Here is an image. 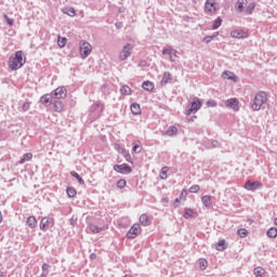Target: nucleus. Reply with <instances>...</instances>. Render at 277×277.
Wrapping results in <instances>:
<instances>
[{
    "mask_svg": "<svg viewBox=\"0 0 277 277\" xmlns=\"http://www.w3.org/2000/svg\"><path fill=\"white\" fill-rule=\"evenodd\" d=\"M25 55L23 51L15 52L14 56H11L9 58V68L11 70H18L19 68H23L25 66Z\"/></svg>",
    "mask_w": 277,
    "mask_h": 277,
    "instance_id": "1",
    "label": "nucleus"
},
{
    "mask_svg": "<svg viewBox=\"0 0 277 277\" xmlns=\"http://www.w3.org/2000/svg\"><path fill=\"white\" fill-rule=\"evenodd\" d=\"M267 103V93L259 92L255 94L253 104L251 105L253 111L261 110V107Z\"/></svg>",
    "mask_w": 277,
    "mask_h": 277,
    "instance_id": "2",
    "label": "nucleus"
},
{
    "mask_svg": "<svg viewBox=\"0 0 277 277\" xmlns=\"http://www.w3.org/2000/svg\"><path fill=\"white\" fill-rule=\"evenodd\" d=\"M79 45H80V55L82 60H85V57H88L90 53H92V44H90V42L88 41L82 40L80 41Z\"/></svg>",
    "mask_w": 277,
    "mask_h": 277,
    "instance_id": "3",
    "label": "nucleus"
},
{
    "mask_svg": "<svg viewBox=\"0 0 277 277\" xmlns=\"http://www.w3.org/2000/svg\"><path fill=\"white\" fill-rule=\"evenodd\" d=\"M202 107V101L200 98L195 97L193 102L190 103V108L185 111L186 116H192V114H196V111H199Z\"/></svg>",
    "mask_w": 277,
    "mask_h": 277,
    "instance_id": "4",
    "label": "nucleus"
},
{
    "mask_svg": "<svg viewBox=\"0 0 277 277\" xmlns=\"http://www.w3.org/2000/svg\"><path fill=\"white\" fill-rule=\"evenodd\" d=\"M40 230H49V228H52V226H55V221L53 217H42L40 221Z\"/></svg>",
    "mask_w": 277,
    "mask_h": 277,
    "instance_id": "5",
    "label": "nucleus"
},
{
    "mask_svg": "<svg viewBox=\"0 0 277 277\" xmlns=\"http://www.w3.org/2000/svg\"><path fill=\"white\" fill-rule=\"evenodd\" d=\"M114 170L119 174H131V172H133V169L127 163L115 164Z\"/></svg>",
    "mask_w": 277,
    "mask_h": 277,
    "instance_id": "6",
    "label": "nucleus"
},
{
    "mask_svg": "<svg viewBox=\"0 0 277 277\" xmlns=\"http://www.w3.org/2000/svg\"><path fill=\"white\" fill-rule=\"evenodd\" d=\"M140 233H142V227L140 226V224L135 223L129 229L127 237L128 239H135V237L140 235Z\"/></svg>",
    "mask_w": 277,
    "mask_h": 277,
    "instance_id": "7",
    "label": "nucleus"
},
{
    "mask_svg": "<svg viewBox=\"0 0 277 277\" xmlns=\"http://www.w3.org/2000/svg\"><path fill=\"white\" fill-rule=\"evenodd\" d=\"M66 94H68V92L66 91V88L58 87L52 93V98H56V100L66 98Z\"/></svg>",
    "mask_w": 277,
    "mask_h": 277,
    "instance_id": "8",
    "label": "nucleus"
},
{
    "mask_svg": "<svg viewBox=\"0 0 277 277\" xmlns=\"http://www.w3.org/2000/svg\"><path fill=\"white\" fill-rule=\"evenodd\" d=\"M131 51H133V47L128 43L127 45L123 47V50L119 53V60H121V62H124V60H127V57L131 55Z\"/></svg>",
    "mask_w": 277,
    "mask_h": 277,
    "instance_id": "9",
    "label": "nucleus"
},
{
    "mask_svg": "<svg viewBox=\"0 0 277 277\" xmlns=\"http://www.w3.org/2000/svg\"><path fill=\"white\" fill-rule=\"evenodd\" d=\"M263 187V184L261 182H252V181H247L245 183V189L248 192H254L255 189H259Z\"/></svg>",
    "mask_w": 277,
    "mask_h": 277,
    "instance_id": "10",
    "label": "nucleus"
},
{
    "mask_svg": "<svg viewBox=\"0 0 277 277\" xmlns=\"http://www.w3.org/2000/svg\"><path fill=\"white\" fill-rule=\"evenodd\" d=\"M226 107H229L230 109L235 111H239V100L237 97H232L227 101H225Z\"/></svg>",
    "mask_w": 277,
    "mask_h": 277,
    "instance_id": "11",
    "label": "nucleus"
},
{
    "mask_svg": "<svg viewBox=\"0 0 277 277\" xmlns=\"http://www.w3.org/2000/svg\"><path fill=\"white\" fill-rule=\"evenodd\" d=\"M205 8L206 12H209L210 14H214V12H217L215 0H207Z\"/></svg>",
    "mask_w": 277,
    "mask_h": 277,
    "instance_id": "12",
    "label": "nucleus"
},
{
    "mask_svg": "<svg viewBox=\"0 0 277 277\" xmlns=\"http://www.w3.org/2000/svg\"><path fill=\"white\" fill-rule=\"evenodd\" d=\"M230 36L232 38L241 39V38H248L249 34L246 30L236 29L230 32Z\"/></svg>",
    "mask_w": 277,
    "mask_h": 277,
    "instance_id": "13",
    "label": "nucleus"
},
{
    "mask_svg": "<svg viewBox=\"0 0 277 277\" xmlns=\"http://www.w3.org/2000/svg\"><path fill=\"white\" fill-rule=\"evenodd\" d=\"M197 215H198V212H196L194 209H190V208L184 209L183 217H185V220H189V217H196Z\"/></svg>",
    "mask_w": 277,
    "mask_h": 277,
    "instance_id": "14",
    "label": "nucleus"
},
{
    "mask_svg": "<svg viewBox=\"0 0 277 277\" xmlns=\"http://www.w3.org/2000/svg\"><path fill=\"white\" fill-rule=\"evenodd\" d=\"M130 109L133 116H140V114H142V107L137 103L131 104Z\"/></svg>",
    "mask_w": 277,
    "mask_h": 277,
    "instance_id": "15",
    "label": "nucleus"
},
{
    "mask_svg": "<svg viewBox=\"0 0 277 277\" xmlns=\"http://www.w3.org/2000/svg\"><path fill=\"white\" fill-rule=\"evenodd\" d=\"M62 12L63 14H67V16H71V17L77 16V11L72 6L64 8L62 9Z\"/></svg>",
    "mask_w": 277,
    "mask_h": 277,
    "instance_id": "16",
    "label": "nucleus"
},
{
    "mask_svg": "<svg viewBox=\"0 0 277 277\" xmlns=\"http://www.w3.org/2000/svg\"><path fill=\"white\" fill-rule=\"evenodd\" d=\"M223 79H229L230 81L237 82V76L233 71L226 70L222 75Z\"/></svg>",
    "mask_w": 277,
    "mask_h": 277,
    "instance_id": "17",
    "label": "nucleus"
},
{
    "mask_svg": "<svg viewBox=\"0 0 277 277\" xmlns=\"http://www.w3.org/2000/svg\"><path fill=\"white\" fill-rule=\"evenodd\" d=\"M179 133V129L174 126L169 127V129L163 133V135H168L169 137H174Z\"/></svg>",
    "mask_w": 277,
    "mask_h": 277,
    "instance_id": "18",
    "label": "nucleus"
},
{
    "mask_svg": "<svg viewBox=\"0 0 277 277\" xmlns=\"http://www.w3.org/2000/svg\"><path fill=\"white\" fill-rule=\"evenodd\" d=\"M105 228H107V227H105V226L98 227V225H95V224L89 225V229L91 230V233H93V235H97V233L105 230Z\"/></svg>",
    "mask_w": 277,
    "mask_h": 277,
    "instance_id": "19",
    "label": "nucleus"
},
{
    "mask_svg": "<svg viewBox=\"0 0 277 277\" xmlns=\"http://www.w3.org/2000/svg\"><path fill=\"white\" fill-rule=\"evenodd\" d=\"M248 5V0H238L236 2V10L237 12H243V8Z\"/></svg>",
    "mask_w": 277,
    "mask_h": 277,
    "instance_id": "20",
    "label": "nucleus"
},
{
    "mask_svg": "<svg viewBox=\"0 0 277 277\" xmlns=\"http://www.w3.org/2000/svg\"><path fill=\"white\" fill-rule=\"evenodd\" d=\"M26 224L30 228H36V226H38V220H36V216H29L26 221Z\"/></svg>",
    "mask_w": 277,
    "mask_h": 277,
    "instance_id": "21",
    "label": "nucleus"
},
{
    "mask_svg": "<svg viewBox=\"0 0 277 277\" xmlns=\"http://www.w3.org/2000/svg\"><path fill=\"white\" fill-rule=\"evenodd\" d=\"M142 88L144 90H146L147 92H153V90H155V83H153L150 81H144L142 84Z\"/></svg>",
    "mask_w": 277,
    "mask_h": 277,
    "instance_id": "22",
    "label": "nucleus"
},
{
    "mask_svg": "<svg viewBox=\"0 0 277 277\" xmlns=\"http://www.w3.org/2000/svg\"><path fill=\"white\" fill-rule=\"evenodd\" d=\"M170 81H172V74L166 71L161 79V84L166 85L167 83H170Z\"/></svg>",
    "mask_w": 277,
    "mask_h": 277,
    "instance_id": "23",
    "label": "nucleus"
},
{
    "mask_svg": "<svg viewBox=\"0 0 277 277\" xmlns=\"http://www.w3.org/2000/svg\"><path fill=\"white\" fill-rule=\"evenodd\" d=\"M162 55H170V57L172 60V57H176V50H174L172 48L164 49L162 51Z\"/></svg>",
    "mask_w": 277,
    "mask_h": 277,
    "instance_id": "24",
    "label": "nucleus"
},
{
    "mask_svg": "<svg viewBox=\"0 0 277 277\" xmlns=\"http://www.w3.org/2000/svg\"><path fill=\"white\" fill-rule=\"evenodd\" d=\"M201 202H202V205H205V207L207 209H209L211 207V196H209V195L203 196L201 198Z\"/></svg>",
    "mask_w": 277,
    "mask_h": 277,
    "instance_id": "25",
    "label": "nucleus"
},
{
    "mask_svg": "<svg viewBox=\"0 0 277 277\" xmlns=\"http://www.w3.org/2000/svg\"><path fill=\"white\" fill-rule=\"evenodd\" d=\"M267 237H269V239H276L277 237V228L276 227H271L267 233H266Z\"/></svg>",
    "mask_w": 277,
    "mask_h": 277,
    "instance_id": "26",
    "label": "nucleus"
},
{
    "mask_svg": "<svg viewBox=\"0 0 277 277\" xmlns=\"http://www.w3.org/2000/svg\"><path fill=\"white\" fill-rule=\"evenodd\" d=\"M140 224H142V226H148V224H150V221L148 219V215L146 214H142L140 216Z\"/></svg>",
    "mask_w": 277,
    "mask_h": 277,
    "instance_id": "27",
    "label": "nucleus"
},
{
    "mask_svg": "<svg viewBox=\"0 0 277 277\" xmlns=\"http://www.w3.org/2000/svg\"><path fill=\"white\" fill-rule=\"evenodd\" d=\"M67 42H68V39H66L65 37L58 36L57 44H58L60 49H64V47H66Z\"/></svg>",
    "mask_w": 277,
    "mask_h": 277,
    "instance_id": "28",
    "label": "nucleus"
},
{
    "mask_svg": "<svg viewBox=\"0 0 277 277\" xmlns=\"http://www.w3.org/2000/svg\"><path fill=\"white\" fill-rule=\"evenodd\" d=\"M31 159H34V155L31 153H27L23 156V158H21L19 163L23 164L26 161H31Z\"/></svg>",
    "mask_w": 277,
    "mask_h": 277,
    "instance_id": "29",
    "label": "nucleus"
},
{
    "mask_svg": "<svg viewBox=\"0 0 277 277\" xmlns=\"http://www.w3.org/2000/svg\"><path fill=\"white\" fill-rule=\"evenodd\" d=\"M66 192L69 198H75L77 196V189H75L72 186H68Z\"/></svg>",
    "mask_w": 277,
    "mask_h": 277,
    "instance_id": "30",
    "label": "nucleus"
},
{
    "mask_svg": "<svg viewBox=\"0 0 277 277\" xmlns=\"http://www.w3.org/2000/svg\"><path fill=\"white\" fill-rule=\"evenodd\" d=\"M54 109L55 111H57L58 114L64 111V103L56 101L54 102Z\"/></svg>",
    "mask_w": 277,
    "mask_h": 277,
    "instance_id": "31",
    "label": "nucleus"
},
{
    "mask_svg": "<svg viewBox=\"0 0 277 277\" xmlns=\"http://www.w3.org/2000/svg\"><path fill=\"white\" fill-rule=\"evenodd\" d=\"M70 175L74 176V179H77L80 185H85V181H83V177L79 176V173L71 171Z\"/></svg>",
    "mask_w": 277,
    "mask_h": 277,
    "instance_id": "32",
    "label": "nucleus"
},
{
    "mask_svg": "<svg viewBox=\"0 0 277 277\" xmlns=\"http://www.w3.org/2000/svg\"><path fill=\"white\" fill-rule=\"evenodd\" d=\"M40 103L42 105L51 104V95H49V94L42 95L41 98H40Z\"/></svg>",
    "mask_w": 277,
    "mask_h": 277,
    "instance_id": "33",
    "label": "nucleus"
},
{
    "mask_svg": "<svg viewBox=\"0 0 277 277\" xmlns=\"http://www.w3.org/2000/svg\"><path fill=\"white\" fill-rule=\"evenodd\" d=\"M121 155L124 157L128 163H133V160L131 159V154H129L127 149H121Z\"/></svg>",
    "mask_w": 277,
    "mask_h": 277,
    "instance_id": "34",
    "label": "nucleus"
},
{
    "mask_svg": "<svg viewBox=\"0 0 277 277\" xmlns=\"http://www.w3.org/2000/svg\"><path fill=\"white\" fill-rule=\"evenodd\" d=\"M216 250H219L220 252L226 250V240H221L216 243L215 246Z\"/></svg>",
    "mask_w": 277,
    "mask_h": 277,
    "instance_id": "35",
    "label": "nucleus"
},
{
    "mask_svg": "<svg viewBox=\"0 0 277 277\" xmlns=\"http://www.w3.org/2000/svg\"><path fill=\"white\" fill-rule=\"evenodd\" d=\"M170 171V167H163L160 170V179L166 180L168 179V172Z\"/></svg>",
    "mask_w": 277,
    "mask_h": 277,
    "instance_id": "36",
    "label": "nucleus"
},
{
    "mask_svg": "<svg viewBox=\"0 0 277 277\" xmlns=\"http://www.w3.org/2000/svg\"><path fill=\"white\" fill-rule=\"evenodd\" d=\"M237 235L238 237H240L241 239H246V237H248V229L246 228H240L237 230Z\"/></svg>",
    "mask_w": 277,
    "mask_h": 277,
    "instance_id": "37",
    "label": "nucleus"
},
{
    "mask_svg": "<svg viewBox=\"0 0 277 277\" xmlns=\"http://www.w3.org/2000/svg\"><path fill=\"white\" fill-rule=\"evenodd\" d=\"M253 272L256 275V277L265 276V269L263 267H255Z\"/></svg>",
    "mask_w": 277,
    "mask_h": 277,
    "instance_id": "38",
    "label": "nucleus"
},
{
    "mask_svg": "<svg viewBox=\"0 0 277 277\" xmlns=\"http://www.w3.org/2000/svg\"><path fill=\"white\" fill-rule=\"evenodd\" d=\"M120 93L124 94L126 96H129V95H131V88L129 85H123L120 89Z\"/></svg>",
    "mask_w": 277,
    "mask_h": 277,
    "instance_id": "39",
    "label": "nucleus"
},
{
    "mask_svg": "<svg viewBox=\"0 0 277 277\" xmlns=\"http://www.w3.org/2000/svg\"><path fill=\"white\" fill-rule=\"evenodd\" d=\"M220 27H222V17H217L213 25H212V29H220Z\"/></svg>",
    "mask_w": 277,
    "mask_h": 277,
    "instance_id": "40",
    "label": "nucleus"
},
{
    "mask_svg": "<svg viewBox=\"0 0 277 277\" xmlns=\"http://www.w3.org/2000/svg\"><path fill=\"white\" fill-rule=\"evenodd\" d=\"M118 189H124L127 187V180L121 179L117 182Z\"/></svg>",
    "mask_w": 277,
    "mask_h": 277,
    "instance_id": "41",
    "label": "nucleus"
},
{
    "mask_svg": "<svg viewBox=\"0 0 277 277\" xmlns=\"http://www.w3.org/2000/svg\"><path fill=\"white\" fill-rule=\"evenodd\" d=\"M217 36H220V32H214V36H207L206 38H203V42L209 44V42H211V40H213V38H217Z\"/></svg>",
    "mask_w": 277,
    "mask_h": 277,
    "instance_id": "42",
    "label": "nucleus"
},
{
    "mask_svg": "<svg viewBox=\"0 0 277 277\" xmlns=\"http://www.w3.org/2000/svg\"><path fill=\"white\" fill-rule=\"evenodd\" d=\"M256 8V4L250 3L246 9V14H252L254 12V9Z\"/></svg>",
    "mask_w": 277,
    "mask_h": 277,
    "instance_id": "43",
    "label": "nucleus"
},
{
    "mask_svg": "<svg viewBox=\"0 0 277 277\" xmlns=\"http://www.w3.org/2000/svg\"><path fill=\"white\" fill-rule=\"evenodd\" d=\"M199 267L200 269H207V267H209V262H207V260H200Z\"/></svg>",
    "mask_w": 277,
    "mask_h": 277,
    "instance_id": "44",
    "label": "nucleus"
},
{
    "mask_svg": "<svg viewBox=\"0 0 277 277\" xmlns=\"http://www.w3.org/2000/svg\"><path fill=\"white\" fill-rule=\"evenodd\" d=\"M190 194H198V192H200V185H193L189 188Z\"/></svg>",
    "mask_w": 277,
    "mask_h": 277,
    "instance_id": "45",
    "label": "nucleus"
},
{
    "mask_svg": "<svg viewBox=\"0 0 277 277\" xmlns=\"http://www.w3.org/2000/svg\"><path fill=\"white\" fill-rule=\"evenodd\" d=\"M4 19L6 21L8 25H10V27H12L14 25V19L13 18H10L8 16V14H4Z\"/></svg>",
    "mask_w": 277,
    "mask_h": 277,
    "instance_id": "46",
    "label": "nucleus"
},
{
    "mask_svg": "<svg viewBox=\"0 0 277 277\" xmlns=\"http://www.w3.org/2000/svg\"><path fill=\"white\" fill-rule=\"evenodd\" d=\"M30 107H31V103L26 102L23 104L22 109H23V111H29Z\"/></svg>",
    "mask_w": 277,
    "mask_h": 277,
    "instance_id": "47",
    "label": "nucleus"
},
{
    "mask_svg": "<svg viewBox=\"0 0 277 277\" xmlns=\"http://www.w3.org/2000/svg\"><path fill=\"white\" fill-rule=\"evenodd\" d=\"M114 148L115 150H117V153H120V154H122V150H124V148H122V146L118 143L114 144Z\"/></svg>",
    "mask_w": 277,
    "mask_h": 277,
    "instance_id": "48",
    "label": "nucleus"
},
{
    "mask_svg": "<svg viewBox=\"0 0 277 277\" xmlns=\"http://www.w3.org/2000/svg\"><path fill=\"white\" fill-rule=\"evenodd\" d=\"M132 153H142V146L134 144L132 148Z\"/></svg>",
    "mask_w": 277,
    "mask_h": 277,
    "instance_id": "49",
    "label": "nucleus"
},
{
    "mask_svg": "<svg viewBox=\"0 0 277 277\" xmlns=\"http://www.w3.org/2000/svg\"><path fill=\"white\" fill-rule=\"evenodd\" d=\"M207 107H217V102L210 100L207 102Z\"/></svg>",
    "mask_w": 277,
    "mask_h": 277,
    "instance_id": "50",
    "label": "nucleus"
},
{
    "mask_svg": "<svg viewBox=\"0 0 277 277\" xmlns=\"http://www.w3.org/2000/svg\"><path fill=\"white\" fill-rule=\"evenodd\" d=\"M180 200H187V190L183 189L180 195Z\"/></svg>",
    "mask_w": 277,
    "mask_h": 277,
    "instance_id": "51",
    "label": "nucleus"
},
{
    "mask_svg": "<svg viewBox=\"0 0 277 277\" xmlns=\"http://www.w3.org/2000/svg\"><path fill=\"white\" fill-rule=\"evenodd\" d=\"M179 202H181V198L180 199L179 198L175 199L174 202H173V206L174 207H179Z\"/></svg>",
    "mask_w": 277,
    "mask_h": 277,
    "instance_id": "52",
    "label": "nucleus"
},
{
    "mask_svg": "<svg viewBox=\"0 0 277 277\" xmlns=\"http://www.w3.org/2000/svg\"><path fill=\"white\" fill-rule=\"evenodd\" d=\"M42 269L44 271V269H49V264H43L42 265Z\"/></svg>",
    "mask_w": 277,
    "mask_h": 277,
    "instance_id": "53",
    "label": "nucleus"
},
{
    "mask_svg": "<svg viewBox=\"0 0 277 277\" xmlns=\"http://www.w3.org/2000/svg\"><path fill=\"white\" fill-rule=\"evenodd\" d=\"M0 222H3V214L0 212Z\"/></svg>",
    "mask_w": 277,
    "mask_h": 277,
    "instance_id": "54",
    "label": "nucleus"
},
{
    "mask_svg": "<svg viewBox=\"0 0 277 277\" xmlns=\"http://www.w3.org/2000/svg\"><path fill=\"white\" fill-rule=\"evenodd\" d=\"M274 224H275V226H277V217H275Z\"/></svg>",
    "mask_w": 277,
    "mask_h": 277,
    "instance_id": "55",
    "label": "nucleus"
},
{
    "mask_svg": "<svg viewBox=\"0 0 277 277\" xmlns=\"http://www.w3.org/2000/svg\"><path fill=\"white\" fill-rule=\"evenodd\" d=\"M162 202H168V198L162 199Z\"/></svg>",
    "mask_w": 277,
    "mask_h": 277,
    "instance_id": "56",
    "label": "nucleus"
},
{
    "mask_svg": "<svg viewBox=\"0 0 277 277\" xmlns=\"http://www.w3.org/2000/svg\"><path fill=\"white\" fill-rule=\"evenodd\" d=\"M91 256H93V258H94V254H91Z\"/></svg>",
    "mask_w": 277,
    "mask_h": 277,
    "instance_id": "57",
    "label": "nucleus"
},
{
    "mask_svg": "<svg viewBox=\"0 0 277 277\" xmlns=\"http://www.w3.org/2000/svg\"><path fill=\"white\" fill-rule=\"evenodd\" d=\"M91 256H93V258H94V254H91Z\"/></svg>",
    "mask_w": 277,
    "mask_h": 277,
    "instance_id": "58",
    "label": "nucleus"
}]
</instances>
